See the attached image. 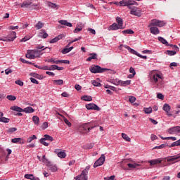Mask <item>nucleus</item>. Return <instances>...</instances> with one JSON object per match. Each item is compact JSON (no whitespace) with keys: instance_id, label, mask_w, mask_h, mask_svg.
I'll use <instances>...</instances> for the list:
<instances>
[{"instance_id":"14","label":"nucleus","mask_w":180,"mask_h":180,"mask_svg":"<svg viewBox=\"0 0 180 180\" xmlns=\"http://www.w3.org/2000/svg\"><path fill=\"white\" fill-rule=\"evenodd\" d=\"M11 143L25 144V140H23V138H15L11 140Z\"/></svg>"},{"instance_id":"52","label":"nucleus","mask_w":180,"mask_h":180,"mask_svg":"<svg viewBox=\"0 0 180 180\" xmlns=\"http://www.w3.org/2000/svg\"><path fill=\"white\" fill-rule=\"evenodd\" d=\"M166 54L168 56H175V54H176V51H167Z\"/></svg>"},{"instance_id":"22","label":"nucleus","mask_w":180,"mask_h":180,"mask_svg":"<svg viewBox=\"0 0 180 180\" xmlns=\"http://www.w3.org/2000/svg\"><path fill=\"white\" fill-rule=\"evenodd\" d=\"M124 49H127V50H128V51L131 52V54H134L135 56H137V54H139V53H137V51H136L134 49L130 48V46L125 45L124 46Z\"/></svg>"},{"instance_id":"23","label":"nucleus","mask_w":180,"mask_h":180,"mask_svg":"<svg viewBox=\"0 0 180 180\" xmlns=\"http://www.w3.org/2000/svg\"><path fill=\"white\" fill-rule=\"evenodd\" d=\"M22 112H25V113H33V112H34V109L32 107H27L22 109Z\"/></svg>"},{"instance_id":"19","label":"nucleus","mask_w":180,"mask_h":180,"mask_svg":"<svg viewBox=\"0 0 180 180\" xmlns=\"http://www.w3.org/2000/svg\"><path fill=\"white\" fill-rule=\"evenodd\" d=\"M39 37H42V39H47L49 37V34L46 32L45 30H41L39 34Z\"/></svg>"},{"instance_id":"60","label":"nucleus","mask_w":180,"mask_h":180,"mask_svg":"<svg viewBox=\"0 0 180 180\" xmlns=\"http://www.w3.org/2000/svg\"><path fill=\"white\" fill-rule=\"evenodd\" d=\"M169 67H170L171 70H174V68H172V67H178V63L176 62H172L170 63Z\"/></svg>"},{"instance_id":"43","label":"nucleus","mask_w":180,"mask_h":180,"mask_svg":"<svg viewBox=\"0 0 180 180\" xmlns=\"http://www.w3.org/2000/svg\"><path fill=\"white\" fill-rule=\"evenodd\" d=\"M120 6H128V0L120 1Z\"/></svg>"},{"instance_id":"10","label":"nucleus","mask_w":180,"mask_h":180,"mask_svg":"<svg viewBox=\"0 0 180 180\" xmlns=\"http://www.w3.org/2000/svg\"><path fill=\"white\" fill-rule=\"evenodd\" d=\"M46 167H48V169L51 172H57V166L51 164V162H48Z\"/></svg>"},{"instance_id":"15","label":"nucleus","mask_w":180,"mask_h":180,"mask_svg":"<svg viewBox=\"0 0 180 180\" xmlns=\"http://www.w3.org/2000/svg\"><path fill=\"white\" fill-rule=\"evenodd\" d=\"M25 56L27 58H30V60H34V58H36V55L33 53V51H27Z\"/></svg>"},{"instance_id":"17","label":"nucleus","mask_w":180,"mask_h":180,"mask_svg":"<svg viewBox=\"0 0 180 180\" xmlns=\"http://www.w3.org/2000/svg\"><path fill=\"white\" fill-rule=\"evenodd\" d=\"M122 29L116 22H114L112 25L108 27V30H119Z\"/></svg>"},{"instance_id":"18","label":"nucleus","mask_w":180,"mask_h":180,"mask_svg":"<svg viewBox=\"0 0 180 180\" xmlns=\"http://www.w3.org/2000/svg\"><path fill=\"white\" fill-rule=\"evenodd\" d=\"M25 178L26 179H30V180H40V179H39V177H35L34 176H33V174H25Z\"/></svg>"},{"instance_id":"53","label":"nucleus","mask_w":180,"mask_h":180,"mask_svg":"<svg viewBox=\"0 0 180 180\" xmlns=\"http://www.w3.org/2000/svg\"><path fill=\"white\" fill-rule=\"evenodd\" d=\"M41 144H43V146H45V147H49V143L46 142L45 139H40Z\"/></svg>"},{"instance_id":"13","label":"nucleus","mask_w":180,"mask_h":180,"mask_svg":"<svg viewBox=\"0 0 180 180\" xmlns=\"http://www.w3.org/2000/svg\"><path fill=\"white\" fill-rule=\"evenodd\" d=\"M70 64V60H54L53 59L52 64Z\"/></svg>"},{"instance_id":"48","label":"nucleus","mask_w":180,"mask_h":180,"mask_svg":"<svg viewBox=\"0 0 180 180\" xmlns=\"http://www.w3.org/2000/svg\"><path fill=\"white\" fill-rule=\"evenodd\" d=\"M127 166L129 167V168L134 169V168H136V167H139L140 165L136 164V163H134V164L129 163V164H127Z\"/></svg>"},{"instance_id":"32","label":"nucleus","mask_w":180,"mask_h":180,"mask_svg":"<svg viewBox=\"0 0 180 180\" xmlns=\"http://www.w3.org/2000/svg\"><path fill=\"white\" fill-rule=\"evenodd\" d=\"M72 49H74L73 46H71L70 48H68L66 46V48L63 49L62 51H61V53L62 54H67L68 53H70V51H71V50H72Z\"/></svg>"},{"instance_id":"38","label":"nucleus","mask_w":180,"mask_h":180,"mask_svg":"<svg viewBox=\"0 0 180 180\" xmlns=\"http://www.w3.org/2000/svg\"><path fill=\"white\" fill-rule=\"evenodd\" d=\"M76 180H88V176H84V174H80L77 176Z\"/></svg>"},{"instance_id":"30","label":"nucleus","mask_w":180,"mask_h":180,"mask_svg":"<svg viewBox=\"0 0 180 180\" xmlns=\"http://www.w3.org/2000/svg\"><path fill=\"white\" fill-rule=\"evenodd\" d=\"M131 83V80H127V81H120V85L122 86H127V85H130Z\"/></svg>"},{"instance_id":"42","label":"nucleus","mask_w":180,"mask_h":180,"mask_svg":"<svg viewBox=\"0 0 180 180\" xmlns=\"http://www.w3.org/2000/svg\"><path fill=\"white\" fill-rule=\"evenodd\" d=\"M58 157H59V158H65V157H67V153H65V152H58Z\"/></svg>"},{"instance_id":"33","label":"nucleus","mask_w":180,"mask_h":180,"mask_svg":"<svg viewBox=\"0 0 180 180\" xmlns=\"http://www.w3.org/2000/svg\"><path fill=\"white\" fill-rule=\"evenodd\" d=\"M131 5H139V3L136 1H134L133 0H128V8L129 9H131Z\"/></svg>"},{"instance_id":"5","label":"nucleus","mask_w":180,"mask_h":180,"mask_svg":"<svg viewBox=\"0 0 180 180\" xmlns=\"http://www.w3.org/2000/svg\"><path fill=\"white\" fill-rule=\"evenodd\" d=\"M105 160H106V157L105 155H101V156L94 162V168H97V167H101V165H103L105 163Z\"/></svg>"},{"instance_id":"31","label":"nucleus","mask_w":180,"mask_h":180,"mask_svg":"<svg viewBox=\"0 0 180 180\" xmlns=\"http://www.w3.org/2000/svg\"><path fill=\"white\" fill-rule=\"evenodd\" d=\"M91 169V166H87L85 169L82 172V175L84 176H88V172Z\"/></svg>"},{"instance_id":"59","label":"nucleus","mask_w":180,"mask_h":180,"mask_svg":"<svg viewBox=\"0 0 180 180\" xmlns=\"http://www.w3.org/2000/svg\"><path fill=\"white\" fill-rule=\"evenodd\" d=\"M9 118H6L5 117H1L2 123H9Z\"/></svg>"},{"instance_id":"16","label":"nucleus","mask_w":180,"mask_h":180,"mask_svg":"<svg viewBox=\"0 0 180 180\" xmlns=\"http://www.w3.org/2000/svg\"><path fill=\"white\" fill-rule=\"evenodd\" d=\"M58 22L60 25H63V26H68V27H72V24L65 20H59Z\"/></svg>"},{"instance_id":"40","label":"nucleus","mask_w":180,"mask_h":180,"mask_svg":"<svg viewBox=\"0 0 180 180\" xmlns=\"http://www.w3.org/2000/svg\"><path fill=\"white\" fill-rule=\"evenodd\" d=\"M32 53H34V56H36V58L37 57H40L41 56V51H37V50H32Z\"/></svg>"},{"instance_id":"56","label":"nucleus","mask_w":180,"mask_h":180,"mask_svg":"<svg viewBox=\"0 0 180 180\" xmlns=\"http://www.w3.org/2000/svg\"><path fill=\"white\" fill-rule=\"evenodd\" d=\"M16 130H18L17 128H15V127H11V128H9V129L7 130V133H14V131H16Z\"/></svg>"},{"instance_id":"54","label":"nucleus","mask_w":180,"mask_h":180,"mask_svg":"<svg viewBox=\"0 0 180 180\" xmlns=\"http://www.w3.org/2000/svg\"><path fill=\"white\" fill-rule=\"evenodd\" d=\"M180 146V139L178 140V141H175V142H173V143L171 144L170 147H175V146Z\"/></svg>"},{"instance_id":"20","label":"nucleus","mask_w":180,"mask_h":180,"mask_svg":"<svg viewBox=\"0 0 180 180\" xmlns=\"http://www.w3.org/2000/svg\"><path fill=\"white\" fill-rule=\"evenodd\" d=\"M116 22L121 29H123V19L120 17L116 18Z\"/></svg>"},{"instance_id":"24","label":"nucleus","mask_w":180,"mask_h":180,"mask_svg":"<svg viewBox=\"0 0 180 180\" xmlns=\"http://www.w3.org/2000/svg\"><path fill=\"white\" fill-rule=\"evenodd\" d=\"M98 55L96 53H90V56L86 59V61H92V60H96Z\"/></svg>"},{"instance_id":"47","label":"nucleus","mask_w":180,"mask_h":180,"mask_svg":"<svg viewBox=\"0 0 180 180\" xmlns=\"http://www.w3.org/2000/svg\"><path fill=\"white\" fill-rule=\"evenodd\" d=\"M148 162L150 165H157V164H158V159L149 160Z\"/></svg>"},{"instance_id":"11","label":"nucleus","mask_w":180,"mask_h":180,"mask_svg":"<svg viewBox=\"0 0 180 180\" xmlns=\"http://www.w3.org/2000/svg\"><path fill=\"white\" fill-rule=\"evenodd\" d=\"M163 110L166 112L167 116H172V113H171V107L168 104H165L162 108Z\"/></svg>"},{"instance_id":"34","label":"nucleus","mask_w":180,"mask_h":180,"mask_svg":"<svg viewBox=\"0 0 180 180\" xmlns=\"http://www.w3.org/2000/svg\"><path fill=\"white\" fill-rule=\"evenodd\" d=\"M44 26V23L41 22V21H39L36 25L35 27L37 30H40V29L43 28Z\"/></svg>"},{"instance_id":"29","label":"nucleus","mask_w":180,"mask_h":180,"mask_svg":"<svg viewBox=\"0 0 180 180\" xmlns=\"http://www.w3.org/2000/svg\"><path fill=\"white\" fill-rule=\"evenodd\" d=\"M32 122L34 123V124H37V126L40 124V119L36 115L32 117Z\"/></svg>"},{"instance_id":"57","label":"nucleus","mask_w":180,"mask_h":180,"mask_svg":"<svg viewBox=\"0 0 180 180\" xmlns=\"http://www.w3.org/2000/svg\"><path fill=\"white\" fill-rule=\"evenodd\" d=\"M48 6H49L50 8H53V9H56V8H57V4L49 2Z\"/></svg>"},{"instance_id":"44","label":"nucleus","mask_w":180,"mask_h":180,"mask_svg":"<svg viewBox=\"0 0 180 180\" xmlns=\"http://www.w3.org/2000/svg\"><path fill=\"white\" fill-rule=\"evenodd\" d=\"M143 111L145 112V113H146L147 115L153 112V108L149 107V108H143Z\"/></svg>"},{"instance_id":"36","label":"nucleus","mask_w":180,"mask_h":180,"mask_svg":"<svg viewBox=\"0 0 180 180\" xmlns=\"http://www.w3.org/2000/svg\"><path fill=\"white\" fill-rule=\"evenodd\" d=\"M164 26H167V21L158 20V27H164Z\"/></svg>"},{"instance_id":"55","label":"nucleus","mask_w":180,"mask_h":180,"mask_svg":"<svg viewBox=\"0 0 180 180\" xmlns=\"http://www.w3.org/2000/svg\"><path fill=\"white\" fill-rule=\"evenodd\" d=\"M91 84H92V85H94V86H101V83L96 82V80L91 81Z\"/></svg>"},{"instance_id":"7","label":"nucleus","mask_w":180,"mask_h":180,"mask_svg":"<svg viewBox=\"0 0 180 180\" xmlns=\"http://www.w3.org/2000/svg\"><path fill=\"white\" fill-rule=\"evenodd\" d=\"M130 13L131 15H134V16H141V11H140V9H139V8L137 7H131V8H130Z\"/></svg>"},{"instance_id":"1","label":"nucleus","mask_w":180,"mask_h":180,"mask_svg":"<svg viewBox=\"0 0 180 180\" xmlns=\"http://www.w3.org/2000/svg\"><path fill=\"white\" fill-rule=\"evenodd\" d=\"M96 124H98V123L96 121L84 123L79 127V131L82 134L89 133L92 129H95Z\"/></svg>"},{"instance_id":"46","label":"nucleus","mask_w":180,"mask_h":180,"mask_svg":"<svg viewBox=\"0 0 180 180\" xmlns=\"http://www.w3.org/2000/svg\"><path fill=\"white\" fill-rule=\"evenodd\" d=\"M31 75L34 77V78H37V79H43V76L37 74V73H32Z\"/></svg>"},{"instance_id":"6","label":"nucleus","mask_w":180,"mask_h":180,"mask_svg":"<svg viewBox=\"0 0 180 180\" xmlns=\"http://www.w3.org/2000/svg\"><path fill=\"white\" fill-rule=\"evenodd\" d=\"M150 77L153 82H158V70H153L150 74Z\"/></svg>"},{"instance_id":"25","label":"nucleus","mask_w":180,"mask_h":180,"mask_svg":"<svg viewBox=\"0 0 180 180\" xmlns=\"http://www.w3.org/2000/svg\"><path fill=\"white\" fill-rule=\"evenodd\" d=\"M150 27V32L152 34H157L158 33V28L157 27Z\"/></svg>"},{"instance_id":"26","label":"nucleus","mask_w":180,"mask_h":180,"mask_svg":"<svg viewBox=\"0 0 180 180\" xmlns=\"http://www.w3.org/2000/svg\"><path fill=\"white\" fill-rule=\"evenodd\" d=\"M162 79H164V77L162 76V75L159 72L158 73V82H159V85L162 86L164 85V81H162Z\"/></svg>"},{"instance_id":"41","label":"nucleus","mask_w":180,"mask_h":180,"mask_svg":"<svg viewBox=\"0 0 180 180\" xmlns=\"http://www.w3.org/2000/svg\"><path fill=\"white\" fill-rule=\"evenodd\" d=\"M122 139H124V140H125V141H129L130 142L131 141V139H130V137H129V136H127V134L122 133Z\"/></svg>"},{"instance_id":"28","label":"nucleus","mask_w":180,"mask_h":180,"mask_svg":"<svg viewBox=\"0 0 180 180\" xmlns=\"http://www.w3.org/2000/svg\"><path fill=\"white\" fill-rule=\"evenodd\" d=\"M32 5V1H24L21 5V8H29V6H31Z\"/></svg>"},{"instance_id":"27","label":"nucleus","mask_w":180,"mask_h":180,"mask_svg":"<svg viewBox=\"0 0 180 180\" xmlns=\"http://www.w3.org/2000/svg\"><path fill=\"white\" fill-rule=\"evenodd\" d=\"M157 26H158V20H152L148 27H157Z\"/></svg>"},{"instance_id":"62","label":"nucleus","mask_w":180,"mask_h":180,"mask_svg":"<svg viewBox=\"0 0 180 180\" xmlns=\"http://www.w3.org/2000/svg\"><path fill=\"white\" fill-rule=\"evenodd\" d=\"M55 70H57V65H52L49 67V71H54Z\"/></svg>"},{"instance_id":"45","label":"nucleus","mask_w":180,"mask_h":180,"mask_svg":"<svg viewBox=\"0 0 180 180\" xmlns=\"http://www.w3.org/2000/svg\"><path fill=\"white\" fill-rule=\"evenodd\" d=\"M37 137L36 135H32V136L29 137L27 140V143H32L33 140H36Z\"/></svg>"},{"instance_id":"37","label":"nucleus","mask_w":180,"mask_h":180,"mask_svg":"<svg viewBox=\"0 0 180 180\" xmlns=\"http://www.w3.org/2000/svg\"><path fill=\"white\" fill-rule=\"evenodd\" d=\"M82 99L86 102H91V101H92V97L91 96H84L82 97Z\"/></svg>"},{"instance_id":"64","label":"nucleus","mask_w":180,"mask_h":180,"mask_svg":"<svg viewBox=\"0 0 180 180\" xmlns=\"http://www.w3.org/2000/svg\"><path fill=\"white\" fill-rule=\"evenodd\" d=\"M15 84H16L17 85H19L20 86H23V82L20 80H16L15 82Z\"/></svg>"},{"instance_id":"58","label":"nucleus","mask_w":180,"mask_h":180,"mask_svg":"<svg viewBox=\"0 0 180 180\" xmlns=\"http://www.w3.org/2000/svg\"><path fill=\"white\" fill-rule=\"evenodd\" d=\"M42 162L46 164V165H47L49 164V162H50V161H49V160H47V158H46V155H43L42 157Z\"/></svg>"},{"instance_id":"12","label":"nucleus","mask_w":180,"mask_h":180,"mask_svg":"<svg viewBox=\"0 0 180 180\" xmlns=\"http://www.w3.org/2000/svg\"><path fill=\"white\" fill-rule=\"evenodd\" d=\"M16 39V33L13 31L11 32L10 35H8V39L6 41H13Z\"/></svg>"},{"instance_id":"8","label":"nucleus","mask_w":180,"mask_h":180,"mask_svg":"<svg viewBox=\"0 0 180 180\" xmlns=\"http://www.w3.org/2000/svg\"><path fill=\"white\" fill-rule=\"evenodd\" d=\"M169 134H178L180 133V127H173L167 130Z\"/></svg>"},{"instance_id":"2","label":"nucleus","mask_w":180,"mask_h":180,"mask_svg":"<svg viewBox=\"0 0 180 180\" xmlns=\"http://www.w3.org/2000/svg\"><path fill=\"white\" fill-rule=\"evenodd\" d=\"M179 158H180V155L167 158V159L166 158H160L158 160V167H167V165H168V162L176 161V160H178Z\"/></svg>"},{"instance_id":"61","label":"nucleus","mask_w":180,"mask_h":180,"mask_svg":"<svg viewBox=\"0 0 180 180\" xmlns=\"http://www.w3.org/2000/svg\"><path fill=\"white\" fill-rule=\"evenodd\" d=\"M129 101L131 103H134L136 102V97L134 96H129Z\"/></svg>"},{"instance_id":"9","label":"nucleus","mask_w":180,"mask_h":180,"mask_svg":"<svg viewBox=\"0 0 180 180\" xmlns=\"http://www.w3.org/2000/svg\"><path fill=\"white\" fill-rule=\"evenodd\" d=\"M86 109H88V110H101V108H98V105H96V104L94 103H89L86 105Z\"/></svg>"},{"instance_id":"63","label":"nucleus","mask_w":180,"mask_h":180,"mask_svg":"<svg viewBox=\"0 0 180 180\" xmlns=\"http://www.w3.org/2000/svg\"><path fill=\"white\" fill-rule=\"evenodd\" d=\"M111 84L114 85H120V80H112Z\"/></svg>"},{"instance_id":"35","label":"nucleus","mask_w":180,"mask_h":180,"mask_svg":"<svg viewBox=\"0 0 180 180\" xmlns=\"http://www.w3.org/2000/svg\"><path fill=\"white\" fill-rule=\"evenodd\" d=\"M54 85H63L64 84L63 79H55L53 81Z\"/></svg>"},{"instance_id":"39","label":"nucleus","mask_w":180,"mask_h":180,"mask_svg":"<svg viewBox=\"0 0 180 180\" xmlns=\"http://www.w3.org/2000/svg\"><path fill=\"white\" fill-rule=\"evenodd\" d=\"M43 140H48V141H53L54 139H53V137L50 135L48 134H45L44 136Z\"/></svg>"},{"instance_id":"49","label":"nucleus","mask_w":180,"mask_h":180,"mask_svg":"<svg viewBox=\"0 0 180 180\" xmlns=\"http://www.w3.org/2000/svg\"><path fill=\"white\" fill-rule=\"evenodd\" d=\"M6 99H8V101H16V96L13 95H8L6 96Z\"/></svg>"},{"instance_id":"3","label":"nucleus","mask_w":180,"mask_h":180,"mask_svg":"<svg viewBox=\"0 0 180 180\" xmlns=\"http://www.w3.org/2000/svg\"><path fill=\"white\" fill-rule=\"evenodd\" d=\"M89 70L93 74H99L102 72H106V71H109V69L101 68L99 65H94L90 68Z\"/></svg>"},{"instance_id":"51","label":"nucleus","mask_w":180,"mask_h":180,"mask_svg":"<svg viewBox=\"0 0 180 180\" xmlns=\"http://www.w3.org/2000/svg\"><path fill=\"white\" fill-rule=\"evenodd\" d=\"M63 122H65V124H67V126H68L69 127H71V122L70 121H68V120H67V118H65V117H63Z\"/></svg>"},{"instance_id":"50","label":"nucleus","mask_w":180,"mask_h":180,"mask_svg":"<svg viewBox=\"0 0 180 180\" xmlns=\"http://www.w3.org/2000/svg\"><path fill=\"white\" fill-rule=\"evenodd\" d=\"M122 33H124V34H133L134 32H133V30H126L122 31Z\"/></svg>"},{"instance_id":"4","label":"nucleus","mask_w":180,"mask_h":180,"mask_svg":"<svg viewBox=\"0 0 180 180\" xmlns=\"http://www.w3.org/2000/svg\"><path fill=\"white\" fill-rule=\"evenodd\" d=\"M158 41H160L162 44H165V46H167V47L170 46V47H173L174 49L176 50V51H179V48L176 45L169 44L168 41L163 37H159Z\"/></svg>"},{"instance_id":"21","label":"nucleus","mask_w":180,"mask_h":180,"mask_svg":"<svg viewBox=\"0 0 180 180\" xmlns=\"http://www.w3.org/2000/svg\"><path fill=\"white\" fill-rule=\"evenodd\" d=\"M11 110H14L15 112H23V109L20 107L13 105L10 108Z\"/></svg>"}]
</instances>
